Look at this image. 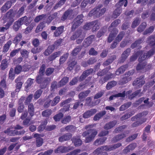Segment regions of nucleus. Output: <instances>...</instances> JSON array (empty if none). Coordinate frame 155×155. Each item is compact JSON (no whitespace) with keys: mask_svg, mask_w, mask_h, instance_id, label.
I'll use <instances>...</instances> for the list:
<instances>
[{"mask_svg":"<svg viewBox=\"0 0 155 155\" xmlns=\"http://www.w3.org/2000/svg\"><path fill=\"white\" fill-rule=\"evenodd\" d=\"M95 126L94 124H89L85 126V129L87 130L84 131L82 136L85 137L84 142L85 143H89L94 140L97 134V130L93 128Z\"/></svg>","mask_w":155,"mask_h":155,"instance_id":"1","label":"nucleus"},{"mask_svg":"<svg viewBox=\"0 0 155 155\" xmlns=\"http://www.w3.org/2000/svg\"><path fill=\"white\" fill-rule=\"evenodd\" d=\"M42 92V91L41 90H38L35 93L34 95V98L35 99L38 98L40 96Z\"/></svg>","mask_w":155,"mask_h":155,"instance_id":"56","label":"nucleus"},{"mask_svg":"<svg viewBox=\"0 0 155 155\" xmlns=\"http://www.w3.org/2000/svg\"><path fill=\"white\" fill-rule=\"evenodd\" d=\"M138 134H134L130 136H129L126 139V141L127 142H130L132 141L134 139H135L137 137Z\"/></svg>","mask_w":155,"mask_h":155,"instance_id":"50","label":"nucleus"},{"mask_svg":"<svg viewBox=\"0 0 155 155\" xmlns=\"http://www.w3.org/2000/svg\"><path fill=\"white\" fill-rule=\"evenodd\" d=\"M128 65H125L123 66H121L119 68L116 72V74L117 75H119L120 74L123 73L124 72L126 69L128 67Z\"/></svg>","mask_w":155,"mask_h":155,"instance_id":"29","label":"nucleus"},{"mask_svg":"<svg viewBox=\"0 0 155 155\" xmlns=\"http://www.w3.org/2000/svg\"><path fill=\"white\" fill-rule=\"evenodd\" d=\"M51 114V110L47 109L43 111L42 113V115L43 117H49Z\"/></svg>","mask_w":155,"mask_h":155,"instance_id":"43","label":"nucleus"},{"mask_svg":"<svg viewBox=\"0 0 155 155\" xmlns=\"http://www.w3.org/2000/svg\"><path fill=\"white\" fill-rule=\"evenodd\" d=\"M90 92V91H87L85 92H81L79 95V97L81 99L87 96L88 94Z\"/></svg>","mask_w":155,"mask_h":155,"instance_id":"52","label":"nucleus"},{"mask_svg":"<svg viewBox=\"0 0 155 155\" xmlns=\"http://www.w3.org/2000/svg\"><path fill=\"white\" fill-rule=\"evenodd\" d=\"M36 146L37 147H40L42 146L43 143V139L42 138L39 137L36 139Z\"/></svg>","mask_w":155,"mask_h":155,"instance_id":"46","label":"nucleus"},{"mask_svg":"<svg viewBox=\"0 0 155 155\" xmlns=\"http://www.w3.org/2000/svg\"><path fill=\"white\" fill-rule=\"evenodd\" d=\"M21 25L18 21H16L14 25L13 28L15 31H17L18 30Z\"/></svg>","mask_w":155,"mask_h":155,"instance_id":"58","label":"nucleus"},{"mask_svg":"<svg viewBox=\"0 0 155 155\" xmlns=\"http://www.w3.org/2000/svg\"><path fill=\"white\" fill-rule=\"evenodd\" d=\"M117 123V122L116 120L110 121L105 124L104 127V128L107 130L110 129L114 127L116 124Z\"/></svg>","mask_w":155,"mask_h":155,"instance_id":"14","label":"nucleus"},{"mask_svg":"<svg viewBox=\"0 0 155 155\" xmlns=\"http://www.w3.org/2000/svg\"><path fill=\"white\" fill-rule=\"evenodd\" d=\"M94 37V36H91L90 37H88L86 39H85L84 41L85 43L84 45L86 46L89 45L92 42V39H93Z\"/></svg>","mask_w":155,"mask_h":155,"instance_id":"37","label":"nucleus"},{"mask_svg":"<svg viewBox=\"0 0 155 155\" xmlns=\"http://www.w3.org/2000/svg\"><path fill=\"white\" fill-rule=\"evenodd\" d=\"M35 25V24L34 23H32L30 25L26 28L25 33H27L33 29Z\"/></svg>","mask_w":155,"mask_h":155,"instance_id":"54","label":"nucleus"},{"mask_svg":"<svg viewBox=\"0 0 155 155\" xmlns=\"http://www.w3.org/2000/svg\"><path fill=\"white\" fill-rule=\"evenodd\" d=\"M71 120V117L70 115L65 116L61 120V122L64 124H66L69 123Z\"/></svg>","mask_w":155,"mask_h":155,"instance_id":"34","label":"nucleus"},{"mask_svg":"<svg viewBox=\"0 0 155 155\" xmlns=\"http://www.w3.org/2000/svg\"><path fill=\"white\" fill-rule=\"evenodd\" d=\"M109 133L108 130H104L101 131L98 134V136L100 137H103L107 135Z\"/></svg>","mask_w":155,"mask_h":155,"instance_id":"62","label":"nucleus"},{"mask_svg":"<svg viewBox=\"0 0 155 155\" xmlns=\"http://www.w3.org/2000/svg\"><path fill=\"white\" fill-rule=\"evenodd\" d=\"M114 30L111 31L109 35L108 39V41L109 42H111L114 39V37L118 32V31L116 29L113 28Z\"/></svg>","mask_w":155,"mask_h":155,"instance_id":"24","label":"nucleus"},{"mask_svg":"<svg viewBox=\"0 0 155 155\" xmlns=\"http://www.w3.org/2000/svg\"><path fill=\"white\" fill-rule=\"evenodd\" d=\"M7 61L6 59L3 60L0 65V67L2 69L4 70L8 67Z\"/></svg>","mask_w":155,"mask_h":155,"instance_id":"45","label":"nucleus"},{"mask_svg":"<svg viewBox=\"0 0 155 155\" xmlns=\"http://www.w3.org/2000/svg\"><path fill=\"white\" fill-rule=\"evenodd\" d=\"M22 36L20 34L17 35L13 41V43L16 44L18 43L21 39Z\"/></svg>","mask_w":155,"mask_h":155,"instance_id":"42","label":"nucleus"},{"mask_svg":"<svg viewBox=\"0 0 155 155\" xmlns=\"http://www.w3.org/2000/svg\"><path fill=\"white\" fill-rule=\"evenodd\" d=\"M74 149L73 147L68 146L65 147L64 146H60L54 150L55 153H63L68 152Z\"/></svg>","mask_w":155,"mask_h":155,"instance_id":"6","label":"nucleus"},{"mask_svg":"<svg viewBox=\"0 0 155 155\" xmlns=\"http://www.w3.org/2000/svg\"><path fill=\"white\" fill-rule=\"evenodd\" d=\"M60 54L61 52L59 51L54 52L48 57V60L50 61H53Z\"/></svg>","mask_w":155,"mask_h":155,"instance_id":"31","label":"nucleus"},{"mask_svg":"<svg viewBox=\"0 0 155 155\" xmlns=\"http://www.w3.org/2000/svg\"><path fill=\"white\" fill-rule=\"evenodd\" d=\"M154 48H155V43L153 45ZM155 52V49H152L148 52L146 54H144L143 55V52L142 51H140L137 52L136 55H134L131 57L130 58V61H133L137 58V55H140L138 60L140 62H141L145 60L147 58H149L152 55H153Z\"/></svg>","mask_w":155,"mask_h":155,"instance_id":"3","label":"nucleus"},{"mask_svg":"<svg viewBox=\"0 0 155 155\" xmlns=\"http://www.w3.org/2000/svg\"><path fill=\"white\" fill-rule=\"evenodd\" d=\"M106 112L105 110L102 111L97 113L94 116L93 118L94 120V121L99 120L106 114Z\"/></svg>","mask_w":155,"mask_h":155,"instance_id":"23","label":"nucleus"},{"mask_svg":"<svg viewBox=\"0 0 155 155\" xmlns=\"http://www.w3.org/2000/svg\"><path fill=\"white\" fill-rule=\"evenodd\" d=\"M107 139V137H105L98 138L94 141V144L95 146L102 144Z\"/></svg>","mask_w":155,"mask_h":155,"instance_id":"20","label":"nucleus"},{"mask_svg":"<svg viewBox=\"0 0 155 155\" xmlns=\"http://www.w3.org/2000/svg\"><path fill=\"white\" fill-rule=\"evenodd\" d=\"M60 99V97L57 96L54 98L52 101H51V100L48 99L47 101V104L46 103L45 104L48 106H54L58 102Z\"/></svg>","mask_w":155,"mask_h":155,"instance_id":"13","label":"nucleus"},{"mask_svg":"<svg viewBox=\"0 0 155 155\" xmlns=\"http://www.w3.org/2000/svg\"><path fill=\"white\" fill-rule=\"evenodd\" d=\"M72 143L76 147H79L81 146L82 142L79 137H74L71 140Z\"/></svg>","mask_w":155,"mask_h":155,"instance_id":"11","label":"nucleus"},{"mask_svg":"<svg viewBox=\"0 0 155 155\" xmlns=\"http://www.w3.org/2000/svg\"><path fill=\"white\" fill-rule=\"evenodd\" d=\"M130 51V48H128L124 52L120 58V62H123L124 61L129 55Z\"/></svg>","mask_w":155,"mask_h":155,"instance_id":"19","label":"nucleus"},{"mask_svg":"<svg viewBox=\"0 0 155 155\" xmlns=\"http://www.w3.org/2000/svg\"><path fill=\"white\" fill-rule=\"evenodd\" d=\"M11 2L10 1L7 2L2 7V11L3 12H5L6 10L8 9L11 6Z\"/></svg>","mask_w":155,"mask_h":155,"instance_id":"32","label":"nucleus"},{"mask_svg":"<svg viewBox=\"0 0 155 155\" xmlns=\"http://www.w3.org/2000/svg\"><path fill=\"white\" fill-rule=\"evenodd\" d=\"M81 48L80 47H77L74 49L72 52V54L73 56L76 55L78 53L81 51Z\"/></svg>","mask_w":155,"mask_h":155,"instance_id":"61","label":"nucleus"},{"mask_svg":"<svg viewBox=\"0 0 155 155\" xmlns=\"http://www.w3.org/2000/svg\"><path fill=\"white\" fill-rule=\"evenodd\" d=\"M25 131L24 130H23L21 131H17L15 130H10V133L9 134V136H14L15 135H19L24 134Z\"/></svg>","mask_w":155,"mask_h":155,"instance_id":"17","label":"nucleus"},{"mask_svg":"<svg viewBox=\"0 0 155 155\" xmlns=\"http://www.w3.org/2000/svg\"><path fill=\"white\" fill-rule=\"evenodd\" d=\"M145 83V81L142 79V78L140 79L139 78H137L134 82L133 85L134 86L137 85L138 86H141L143 84Z\"/></svg>","mask_w":155,"mask_h":155,"instance_id":"26","label":"nucleus"},{"mask_svg":"<svg viewBox=\"0 0 155 155\" xmlns=\"http://www.w3.org/2000/svg\"><path fill=\"white\" fill-rule=\"evenodd\" d=\"M75 127L73 125H68L65 127V130L68 132H72L74 131L75 129Z\"/></svg>","mask_w":155,"mask_h":155,"instance_id":"39","label":"nucleus"},{"mask_svg":"<svg viewBox=\"0 0 155 155\" xmlns=\"http://www.w3.org/2000/svg\"><path fill=\"white\" fill-rule=\"evenodd\" d=\"M148 114L147 111H144L141 113H139L136 115L131 118V120L132 121H135L137 120H138L134 122L131 124L132 127H135L138 126L146 122L147 119L145 118H141L142 117L146 116Z\"/></svg>","mask_w":155,"mask_h":155,"instance_id":"2","label":"nucleus"},{"mask_svg":"<svg viewBox=\"0 0 155 155\" xmlns=\"http://www.w3.org/2000/svg\"><path fill=\"white\" fill-rule=\"evenodd\" d=\"M54 48V45H50L48 48L44 52V54L46 56H48L52 52Z\"/></svg>","mask_w":155,"mask_h":155,"instance_id":"30","label":"nucleus"},{"mask_svg":"<svg viewBox=\"0 0 155 155\" xmlns=\"http://www.w3.org/2000/svg\"><path fill=\"white\" fill-rule=\"evenodd\" d=\"M120 20L117 19L115 20L111 23V26L109 27V30L110 31L111 28H113V27L117 26L120 23Z\"/></svg>","mask_w":155,"mask_h":155,"instance_id":"49","label":"nucleus"},{"mask_svg":"<svg viewBox=\"0 0 155 155\" xmlns=\"http://www.w3.org/2000/svg\"><path fill=\"white\" fill-rule=\"evenodd\" d=\"M131 92L132 91H127L126 93H125V91H124L122 93H119L117 94L113 95L110 96L109 99L110 100H111L113 99L114 97H125V94L126 95L127 94H128L131 93Z\"/></svg>","mask_w":155,"mask_h":155,"instance_id":"16","label":"nucleus"},{"mask_svg":"<svg viewBox=\"0 0 155 155\" xmlns=\"http://www.w3.org/2000/svg\"><path fill=\"white\" fill-rule=\"evenodd\" d=\"M64 28V27L63 26H61L58 27L54 32V35L55 37L58 36L63 32Z\"/></svg>","mask_w":155,"mask_h":155,"instance_id":"28","label":"nucleus"},{"mask_svg":"<svg viewBox=\"0 0 155 155\" xmlns=\"http://www.w3.org/2000/svg\"><path fill=\"white\" fill-rule=\"evenodd\" d=\"M21 78L20 77H18L15 80V82L17 83L16 85V91H18L19 89L21 88L23 83L21 81H20Z\"/></svg>","mask_w":155,"mask_h":155,"instance_id":"27","label":"nucleus"},{"mask_svg":"<svg viewBox=\"0 0 155 155\" xmlns=\"http://www.w3.org/2000/svg\"><path fill=\"white\" fill-rule=\"evenodd\" d=\"M15 12L12 10H10L6 15V17L9 19L10 22L7 23L5 27H0V31L4 32L10 26L14 21L13 17L15 15Z\"/></svg>","mask_w":155,"mask_h":155,"instance_id":"4","label":"nucleus"},{"mask_svg":"<svg viewBox=\"0 0 155 155\" xmlns=\"http://www.w3.org/2000/svg\"><path fill=\"white\" fill-rule=\"evenodd\" d=\"M127 127V126L126 125H122L116 128L114 130L116 133L120 132L123 131Z\"/></svg>","mask_w":155,"mask_h":155,"instance_id":"41","label":"nucleus"},{"mask_svg":"<svg viewBox=\"0 0 155 155\" xmlns=\"http://www.w3.org/2000/svg\"><path fill=\"white\" fill-rule=\"evenodd\" d=\"M93 71V69H90L84 71L81 76L80 77V81H81L84 79L86 77L88 76L89 74L91 73Z\"/></svg>","mask_w":155,"mask_h":155,"instance_id":"22","label":"nucleus"},{"mask_svg":"<svg viewBox=\"0 0 155 155\" xmlns=\"http://www.w3.org/2000/svg\"><path fill=\"white\" fill-rule=\"evenodd\" d=\"M66 0H60L54 6V9H55L58 8L60 7L63 5L65 3Z\"/></svg>","mask_w":155,"mask_h":155,"instance_id":"57","label":"nucleus"},{"mask_svg":"<svg viewBox=\"0 0 155 155\" xmlns=\"http://www.w3.org/2000/svg\"><path fill=\"white\" fill-rule=\"evenodd\" d=\"M63 116V114L62 113L60 112L54 115L53 118L55 121H60Z\"/></svg>","mask_w":155,"mask_h":155,"instance_id":"38","label":"nucleus"},{"mask_svg":"<svg viewBox=\"0 0 155 155\" xmlns=\"http://www.w3.org/2000/svg\"><path fill=\"white\" fill-rule=\"evenodd\" d=\"M83 16L82 15H81L78 16L74 19V23L72 27V30H74L77 27L80 25L83 22Z\"/></svg>","mask_w":155,"mask_h":155,"instance_id":"9","label":"nucleus"},{"mask_svg":"<svg viewBox=\"0 0 155 155\" xmlns=\"http://www.w3.org/2000/svg\"><path fill=\"white\" fill-rule=\"evenodd\" d=\"M15 74L14 72V69L11 68L10 70L9 74V79L13 80L15 78Z\"/></svg>","mask_w":155,"mask_h":155,"instance_id":"48","label":"nucleus"},{"mask_svg":"<svg viewBox=\"0 0 155 155\" xmlns=\"http://www.w3.org/2000/svg\"><path fill=\"white\" fill-rule=\"evenodd\" d=\"M121 9L120 8L116 9L113 13V16L114 18H116L118 16L121 12Z\"/></svg>","mask_w":155,"mask_h":155,"instance_id":"44","label":"nucleus"},{"mask_svg":"<svg viewBox=\"0 0 155 155\" xmlns=\"http://www.w3.org/2000/svg\"><path fill=\"white\" fill-rule=\"evenodd\" d=\"M45 26L44 22H42L40 23L36 27L35 30V32L38 33L41 31Z\"/></svg>","mask_w":155,"mask_h":155,"instance_id":"35","label":"nucleus"},{"mask_svg":"<svg viewBox=\"0 0 155 155\" xmlns=\"http://www.w3.org/2000/svg\"><path fill=\"white\" fill-rule=\"evenodd\" d=\"M117 84V82L113 81L109 82L106 86V88L107 90H109L114 86Z\"/></svg>","mask_w":155,"mask_h":155,"instance_id":"40","label":"nucleus"},{"mask_svg":"<svg viewBox=\"0 0 155 155\" xmlns=\"http://www.w3.org/2000/svg\"><path fill=\"white\" fill-rule=\"evenodd\" d=\"M126 137V134L123 133L116 135L113 137L112 140V142L113 143H116L120 141Z\"/></svg>","mask_w":155,"mask_h":155,"instance_id":"15","label":"nucleus"},{"mask_svg":"<svg viewBox=\"0 0 155 155\" xmlns=\"http://www.w3.org/2000/svg\"><path fill=\"white\" fill-rule=\"evenodd\" d=\"M24 9L25 8L23 7H22L20 8L18 12L15 14L17 17H19L23 14Z\"/></svg>","mask_w":155,"mask_h":155,"instance_id":"51","label":"nucleus"},{"mask_svg":"<svg viewBox=\"0 0 155 155\" xmlns=\"http://www.w3.org/2000/svg\"><path fill=\"white\" fill-rule=\"evenodd\" d=\"M146 26V24L145 22H143L140 26L137 29V31L139 32H141L143 31Z\"/></svg>","mask_w":155,"mask_h":155,"instance_id":"53","label":"nucleus"},{"mask_svg":"<svg viewBox=\"0 0 155 155\" xmlns=\"http://www.w3.org/2000/svg\"><path fill=\"white\" fill-rule=\"evenodd\" d=\"M114 77V75L113 74H110L109 75L106 76L104 78H102L101 80L100 81L101 83L103 84L105 83L107 80L110 78H112Z\"/></svg>","mask_w":155,"mask_h":155,"instance_id":"36","label":"nucleus"},{"mask_svg":"<svg viewBox=\"0 0 155 155\" xmlns=\"http://www.w3.org/2000/svg\"><path fill=\"white\" fill-rule=\"evenodd\" d=\"M68 54L66 53L64 54L63 56L61 57L60 59V64L63 63L66 60L68 56Z\"/></svg>","mask_w":155,"mask_h":155,"instance_id":"47","label":"nucleus"},{"mask_svg":"<svg viewBox=\"0 0 155 155\" xmlns=\"http://www.w3.org/2000/svg\"><path fill=\"white\" fill-rule=\"evenodd\" d=\"M122 145L121 143H118L112 145H105L102 146L104 151H108L112 150L117 148Z\"/></svg>","mask_w":155,"mask_h":155,"instance_id":"8","label":"nucleus"},{"mask_svg":"<svg viewBox=\"0 0 155 155\" xmlns=\"http://www.w3.org/2000/svg\"><path fill=\"white\" fill-rule=\"evenodd\" d=\"M68 81V77H65L63 78L60 81L59 84L60 86H63Z\"/></svg>","mask_w":155,"mask_h":155,"instance_id":"55","label":"nucleus"},{"mask_svg":"<svg viewBox=\"0 0 155 155\" xmlns=\"http://www.w3.org/2000/svg\"><path fill=\"white\" fill-rule=\"evenodd\" d=\"M12 42L11 41H9L5 44L3 47L2 51L3 52H7L9 49L10 47Z\"/></svg>","mask_w":155,"mask_h":155,"instance_id":"33","label":"nucleus"},{"mask_svg":"<svg viewBox=\"0 0 155 155\" xmlns=\"http://www.w3.org/2000/svg\"><path fill=\"white\" fill-rule=\"evenodd\" d=\"M106 11L105 8H102L101 10L99 8H95L91 11L89 13V15L90 16L95 15V16L97 17L102 15Z\"/></svg>","mask_w":155,"mask_h":155,"instance_id":"5","label":"nucleus"},{"mask_svg":"<svg viewBox=\"0 0 155 155\" xmlns=\"http://www.w3.org/2000/svg\"><path fill=\"white\" fill-rule=\"evenodd\" d=\"M22 68L21 66H17L15 68V73L17 74H19L21 71H22Z\"/></svg>","mask_w":155,"mask_h":155,"instance_id":"59","label":"nucleus"},{"mask_svg":"<svg viewBox=\"0 0 155 155\" xmlns=\"http://www.w3.org/2000/svg\"><path fill=\"white\" fill-rule=\"evenodd\" d=\"M127 0H120L118 4H117V5L120 6L124 5V7H126L127 5Z\"/></svg>","mask_w":155,"mask_h":155,"instance_id":"60","label":"nucleus"},{"mask_svg":"<svg viewBox=\"0 0 155 155\" xmlns=\"http://www.w3.org/2000/svg\"><path fill=\"white\" fill-rule=\"evenodd\" d=\"M53 151V150L50 149L45 151L43 153H39L38 155H50Z\"/></svg>","mask_w":155,"mask_h":155,"instance_id":"64","label":"nucleus"},{"mask_svg":"<svg viewBox=\"0 0 155 155\" xmlns=\"http://www.w3.org/2000/svg\"><path fill=\"white\" fill-rule=\"evenodd\" d=\"M71 136L72 135L71 134L67 133L59 137L58 140L60 142L68 140L71 138Z\"/></svg>","mask_w":155,"mask_h":155,"instance_id":"10","label":"nucleus"},{"mask_svg":"<svg viewBox=\"0 0 155 155\" xmlns=\"http://www.w3.org/2000/svg\"><path fill=\"white\" fill-rule=\"evenodd\" d=\"M130 51V48H128L124 52L120 58V62H123L124 61L129 55Z\"/></svg>","mask_w":155,"mask_h":155,"instance_id":"18","label":"nucleus"},{"mask_svg":"<svg viewBox=\"0 0 155 155\" xmlns=\"http://www.w3.org/2000/svg\"><path fill=\"white\" fill-rule=\"evenodd\" d=\"M97 112L96 109H91L84 113L83 117L85 118H88L94 115Z\"/></svg>","mask_w":155,"mask_h":155,"instance_id":"12","label":"nucleus"},{"mask_svg":"<svg viewBox=\"0 0 155 155\" xmlns=\"http://www.w3.org/2000/svg\"><path fill=\"white\" fill-rule=\"evenodd\" d=\"M91 23L93 31H94L98 29L99 28V25L100 24L97 21H92L91 22Z\"/></svg>","mask_w":155,"mask_h":155,"instance_id":"25","label":"nucleus"},{"mask_svg":"<svg viewBox=\"0 0 155 155\" xmlns=\"http://www.w3.org/2000/svg\"><path fill=\"white\" fill-rule=\"evenodd\" d=\"M76 38H78V39L77 40V43L78 44L81 43L84 39V36L81 34V30H79L76 32H75L71 37V39L72 40H74Z\"/></svg>","mask_w":155,"mask_h":155,"instance_id":"7","label":"nucleus"},{"mask_svg":"<svg viewBox=\"0 0 155 155\" xmlns=\"http://www.w3.org/2000/svg\"><path fill=\"white\" fill-rule=\"evenodd\" d=\"M45 68V64H43L41 66L39 71V74L40 75H44Z\"/></svg>","mask_w":155,"mask_h":155,"instance_id":"63","label":"nucleus"},{"mask_svg":"<svg viewBox=\"0 0 155 155\" xmlns=\"http://www.w3.org/2000/svg\"><path fill=\"white\" fill-rule=\"evenodd\" d=\"M43 75H39L37 77L36 81L37 83H44L45 85H46L48 83L47 80L43 78Z\"/></svg>","mask_w":155,"mask_h":155,"instance_id":"21","label":"nucleus"}]
</instances>
